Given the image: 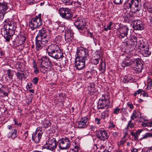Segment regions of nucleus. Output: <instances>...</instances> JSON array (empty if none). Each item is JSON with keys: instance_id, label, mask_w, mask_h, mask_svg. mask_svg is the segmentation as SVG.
<instances>
[{"instance_id": "obj_1", "label": "nucleus", "mask_w": 152, "mask_h": 152, "mask_svg": "<svg viewBox=\"0 0 152 152\" xmlns=\"http://www.w3.org/2000/svg\"><path fill=\"white\" fill-rule=\"evenodd\" d=\"M4 26L1 29L2 33L4 34L5 41L9 42L12 39L15 33L17 27V23L14 20H5L4 21Z\"/></svg>"}, {"instance_id": "obj_2", "label": "nucleus", "mask_w": 152, "mask_h": 152, "mask_svg": "<svg viewBox=\"0 0 152 152\" xmlns=\"http://www.w3.org/2000/svg\"><path fill=\"white\" fill-rule=\"evenodd\" d=\"M50 32H51L50 31H48L44 28L39 31L35 37L36 48L37 50H41L48 43L50 38Z\"/></svg>"}, {"instance_id": "obj_3", "label": "nucleus", "mask_w": 152, "mask_h": 152, "mask_svg": "<svg viewBox=\"0 0 152 152\" xmlns=\"http://www.w3.org/2000/svg\"><path fill=\"white\" fill-rule=\"evenodd\" d=\"M47 51L50 57L57 59L63 57V53L59 46L56 44H51L47 48Z\"/></svg>"}, {"instance_id": "obj_4", "label": "nucleus", "mask_w": 152, "mask_h": 152, "mask_svg": "<svg viewBox=\"0 0 152 152\" xmlns=\"http://www.w3.org/2000/svg\"><path fill=\"white\" fill-rule=\"evenodd\" d=\"M110 97L107 94H104L99 99L97 105L98 110L108 109L110 106Z\"/></svg>"}, {"instance_id": "obj_5", "label": "nucleus", "mask_w": 152, "mask_h": 152, "mask_svg": "<svg viewBox=\"0 0 152 152\" xmlns=\"http://www.w3.org/2000/svg\"><path fill=\"white\" fill-rule=\"evenodd\" d=\"M41 14H39L31 19L29 23V26L32 31L38 28L42 24V21L41 19Z\"/></svg>"}, {"instance_id": "obj_6", "label": "nucleus", "mask_w": 152, "mask_h": 152, "mask_svg": "<svg viewBox=\"0 0 152 152\" xmlns=\"http://www.w3.org/2000/svg\"><path fill=\"white\" fill-rule=\"evenodd\" d=\"M37 58L38 62L40 64V68L45 72L47 71L49 67V58L46 56H38Z\"/></svg>"}, {"instance_id": "obj_7", "label": "nucleus", "mask_w": 152, "mask_h": 152, "mask_svg": "<svg viewBox=\"0 0 152 152\" xmlns=\"http://www.w3.org/2000/svg\"><path fill=\"white\" fill-rule=\"evenodd\" d=\"M8 3L0 1V22L2 20L6 13L11 9Z\"/></svg>"}, {"instance_id": "obj_8", "label": "nucleus", "mask_w": 152, "mask_h": 152, "mask_svg": "<svg viewBox=\"0 0 152 152\" xmlns=\"http://www.w3.org/2000/svg\"><path fill=\"white\" fill-rule=\"evenodd\" d=\"M88 53V50L86 48L82 47L78 48L77 50L76 57L88 59L89 57Z\"/></svg>"}, {"instance_id": "obj_9", "label": "nucleus", "mask_w": 152, "mask_h": 152, "mask_svg": "<svg viewBox=\"0 0 152 152\" xmlns=\"http://www.w3.org/2000/svg\"><path fill=\"white\" fill-rule=\"evenodd\" d=\"M60 16L66 20H72L73 13L68 8H61L59 9Z\"/></svg>"}, {"instance_id": "obj_10", "label": "nucleus", "mask_w": 152, "mask_h": 152, "mask_svg": "<svg viewBox=\"0 0 152 152\" xmlns=\"http://www.w3.org/2000/svg\"><path fill=\"white\" fill-rule=\"evenodd\" d=\"M129 30V28L127 26L120 25L119 34L118 35V38L120 39L124 38H125V40L127 39L128 37L127 36Z\"/></svg>"}, {"instance_id": "obj_11", "label": "nucleus", "mask_w": 152, "mask_h": 152, "mask_svg": "<svg viewBox=\"0 0 152 152\" xmlns=\"http://www.w3.org/2000/svg\"><path fill=\"white\" fill-rule=\"evenodd\" d=\"M58 144L60 149L65 150L69 148L70 143L69 139L67 137H65L59 140Z\"/></svg>"}, {"instance_id": "obj_12", "label": "nucleus", "mask_w": 152, "mask_h": 152, "mask_svg": "<svg viewBox=\"0 0 152 152\" xmlns=\"http://www.w3.org/2000/svg\"><path fill=\"white\" fill-rule=\"evenodd\" d=\"M88 59L76 57L75 61V67L78 70H83L85 67L86 62Z\"/></svg>"}, {"instance_id": "obj_13", "label": "nucleus", "mask_w": 152, "mask_h": 152, "mask_svg": "<svg viewBox=\"0 0 152 152\" xmlns=\"http://www.w3.org/2000/svg\"><path fill=\"white\" fill-rule=\"evenodd\" d=\"M46 145H45V148L48 149L53 151L57 147L56 141L54 138L50 137L46 142Z\"/></svg>"}, {"instance_id": "obj_14", "label": "nucleus", "mask_w": 152, "mask_h": 152, "mask_svg": "<svg viewBox=\"0 0 152 152\" xmlns=\"http://www.w3.org/2000/svg\"><path fill=\"white\" fill-rule=\"evenodd\" d=\"M42 134L41 128H37L36 131L32 134V140L35 143H38L41 138Z\"/></svg>"}, {"instance_id": "obj_15", "label": "nucleus", "mask_w": 152, "mask_h": 152, "mask_svg": "<svg viewBox=\"0 0 152 152\" xmlns=\"http://www.w3.org/2000/svg\"><path fill=\"white\" fill-rule=\"evenodd\" d=\"M140 52L144 57H148L151 54L149 50V46L145 44H141L140 45Z\"/></svg>"}, {"instance_id": "obj_16", "label": "nucleus", "mask_w": 152, "mask_h": 152, "mask_svg": "<svg viewBox=\"0 0 152 152\" xmlns=\"http://www.w3.org/2000/svg\"><path fill=\"white\" fill-rule=\"evenodd\" d=\"M75 21L74 25L76 28L79 30H82L86 25L85 20L82 19L80 17H78Z\"/></svg>"}, {"instance_id": "obj_17", "label": "nucleus", "mask_w": 152, "mask_h": 152, "mask_svg": "<svg viewBox=\"0 0 152 152\" xmlns=\"http://www.w3.org/2000/svg\"><path fill=\"white\" fill-rule=\"evenodd\" d=\"M97 137L102 141H105L109 137V135L106 131L104 129H99L97 132Z\"/></svg>"}, {"instance_id": "obj_18", "label": "nucleus", "mask_w": 152, "mask_h": 152, "mask_svg": "<svg viewBox=\"0 0 152 152\" xmlns=\"http://www.w3.org/2000/svg\"><path fill=\"white\" fill-rule=\"evenodd\" d=\"M27 37V34L24 32H21L20 33L19 36L16 39H15L13 41L14 43H18L20 45L23 44L26 41V39Z\"/></svg>"}, {"instance_id": "obj_19", "label": "nucleus", "mask_w": 152, "mask_h": 152, "mask_svg": "<svg viewBox=\"0 0 152 152\" xmlns=\"http://www.w3.org/2000/svg\"><path fill=\"white\" fill-rule=\"evenodd\" d=\"M133 27L135 30H141L144 29V23L141 19L134 20Z\"/></svg>"}, {"instance_id": "obj_20", "label": "nucleus", "mask_w": 152, "mask_h": 152, "mask_svg": "<svg viewBox=\"0 0 152 152\" xmlns=\"http://www.w3.org/2000/svg\"><path fill=\"white\" fill-rule=\"evenodd\" d=\"M135 67L133 68V71L135 73H139L141 72L142 69L143 64L140 60L136 59L134 61Z\"/></svg>"}, {"instance_id": "obj_21", "label": "nucleus", "mask_w": 152, "mask_h": 152, "mask_svg": "<svg viewBox=\"0 0 152 152\" xmlns=\"http://www.w3.org/2000/svg\"><path fill=\"white\" fill-rule=\"evenodd\" d=\"M88 121V118L86 117L82 118L80 121H78V127L80 128H84L87 127L86 123Z\"/></svg>"}, {"instance_id": "obj_22", "label": "nucleus", "mask_w": 152, "mask_h": 152, "mask_svg": "<svg viewBox=\"0 0 152 152\" xmlns=\"http://www.w3.org/2000/svg\"><path fill=\"white\" fill-rule=\"evenodd\" d=\"M142 133L144 134V130L141 129L136 130L135 132L132 131L131 132L130 134L132 136L134 137V140L135 141H137L138 140L139 136Z\"/></svg>"}, {"instance_id": "obj_23", "label": "nucleus", "mask_w": 152, "mask_h": 152, "mask_svg": "<svg viewBox=\"0 0 152 152\" xmlns=\"http://www.w3.org/2000/svg\"><path fill=\"white\" fill-rule=\"evenodd\" d=\"M139 0H132V9L136 8L137 11H139L140 9V4H139Z\"/></svg>"}, {"instance_id": "obj_24", "label": "nucleus", "mask_w": 152, "mask_h": 152, "mask_svg": "<svg viewBox=\"0 0 152 152\" xmlns=\"http://www.w3.org/2000/svg\"><path fill=\"white\" fill-rule=\"evenodd\" d=\"M123 18L124 21L128 23L132 22L134 19V17L129 14L124 16Z\"/></svg>"}, {"instance_id": "obj_25", "label": "nucleus", "mask_w": 152, "mask_h": 152, "mask_svg": "<svg viewBox=\"0 0 152 152\" xmlns=\"http://www.w3.org/2000/svg\"><path fill=\"white\" fill-rule=\"evenodd\" d=\"M143 7L145 9H147L148 11L152 13V5L149 2H147L143 4Z\"/></svg>"}, {"instance_id": "obj_26", "label": "nucleus", "mask_w": 152, "mask_h": 152, "mask_svg": "<svg viewBox=\"0 0 152 152\" xmlns=\"http://www.w3.org/2000/svg\"><path fill=\"white\" fill-rule=\"evenodd\" d=\"M100 116L101 118L103 119H104L108 117L109 116V110L105 109L104 111L101 113Z\"/></svg>"}, {"instance_id": "obj_27", "label": "nucleus", "mask_w": 152, "mask_h": 152, "mask_svg": "<svg viewBox=\"0 0 152 152\" xmlns=\"http://www.w3.org/2000/svg\"><path fill=\"white\" fill-rule=\"evenodd\" d=\"M150 137L152 138V132H147L144 133L142 135V137L140 138L139 140H142Z\"/></svg>"}, {"instance_id": "obj_28", "label": "nucleus", "mask_w": 152, "mask_h": 152, "mask_svg": "<svg viewBox=\"0 0 152 152\" xmlns=\"http://www.w3.org/2000/svg\"><path fill=\"white\" fill-rule=\"evenodd\" d=\"M132 0H125L124 6L127 8L132 9Z\"/></svg>"}, {"instance_id": "obj_29", "label": "nucleus", "mask_w": 152, "mask_h": 152, "mask_svg": "<svg viewBox=\"0 0 152 152\" xmlns=\"http://www.w3.org/2000/svg\"><path fill=\"white\" fill-rule=\"evenodd\" d=\"M99 69L102 73L104 72L106 69V65L104 61L101 62Z\"/></svg>"}, {"instance_id": "obj_30", "label": "nucleus", "mask_w": 152, "mask_h": 152, "mask_svg": "<svg viewBox=\"0 0 152 152\" xmlns=\"http://www.w3.org/2000/svg\"><path fill=\"white\" fill-rule=\"evenodd\" d=\"M33 67L34 69V74L35 75L38 74L39 73V69L35 60H34L33 63Z\"/></svg>"}, {"instance_id": "obj_31", "label": "nucleus", "mask_w": 152, "mask_h": 152, "mask_svg": "<svg viewBox=\"0 0 152 152\" xmlns=\"http://www.w3.org/2000/svg\"><path fill=\"white\" fill-rule=\"evenodd\" d=\"M139 113H137L136 111H133L132 114L130 117L131 120H134L135 119L139 117Z\"/></svg>"}, {"instance_id": "obj_32", "label": "nucleus", "mask_w": 152, "mask_h": 152, "mask_svg": "<svg viewBox=\"0 0 152 152\" xmlns=\"http://www.w3.org/2000/svg\"><path fill=\"white\" fill-rule=\"evenodd\" d=\"M17 130L14 129L11 132L9 133V135L11 136L12 139H14L17 137Z\"/></svg>"}, {"instance_id": "obj_33", "label": "nucleus", "mask_w": 152, "mask_h": 152, "mask_svg": "<svg viewBox=\"0 0 152 152\" xmlns=\"http://www.w3.org/2000/svg\"><path fill=\"white\" fill-rule=\"evenodd\" d=\"M51 125V123L50 121V120L48 119H46L43 122V127L45 128H47L49 126H50Z\"/></svg>"}, {"instance_id": "obj_34", "label": "nucleus", "mask_w": 152, "mask_h": 152, "mask_svg": "<svg viewBox=\"0 0 152 152\" xmlns=\"http://www.w3.org/2000/svg\"><path fill=\"white\" fill-rule=\"evenodd\" d=\"M132 64L131 61H130L127 60L126 59L123 61L121 64V66L123 67L130 66Z\"/></svg>"}, {"instance_id": "obj_35", "label": "nucleus", "mask_w": 152, "mask_h": 152, "mask_svg": "<svg viewBox=\"0 0 152 152\" xmlns=\"http://www.w3.org/2000/svg\"><path fill=\"white\" fill-rule=\"evenodd\" d=\"M100 54L101 52L99 50H97L96 52L93 53L92 58L100 59L101 58Z\"/></svg>"}, {"instance_id": "obj_36", "label": "nucleus", "mask_w": 152, "mask_h": 152, "mask_svg": "<svg viewBox=\"0 0 152 152\" xmlns=\"http://www.w3.org/2000/svg\"><path fill=\"white\" fill-rule=\"evenodd\" d=\"M134 127V123L133 122L132 120H130L128 121L126 129L127 130L129 128L132 129Z\"/></svg>"}, {"instance_id": "obj_37", "label": "nucleus", "mask_w": 152, "mask_h": 152, "mask_svg": "<svg viewBox=\"0 0 152 152\" xmlns=\"http://www.w3.org/2000/svg\"><path fill=\"white\" fill-rule=\"evenodd\" d=\"M16 75L17 78L21 80L23 79H25L24 74L23 73H20L19 72H17L16 74Z\"/></svg>"}, {"instance_id": "obj_38", "label": "nucleus", "mask_w": 152, "mask_h": 152, "mask_svg": "<svg viewBox=\"0 0 152 152\" xmlns=\"http://www.w3.org/2000/svg\"><path fill=\"white\" fill-rule=\"evenodd\" d=\"M7 73L9 79L12 80L14 75L13 71L10 69H9L7 70Z\"/></svg>"}, {"instance_id": "obj_39", "label": "nucleus", "mask_w": 152, "mask_h": 152, "mask_svg": "<svg viewBox=\"0 0 152 152\" xmlns=\"http://www.w3.org/2000/svg\"><path fill=\"white\" fill-rule=\"evenodd\" d=\"M70 35V34H69L68 33H65L64 37L65 39L66 42H69L72 40V38Z\"/></svg>"}, {"instance_id": "obj_40", "label": "nucleus", "mask_w": 152, "mask_h": 152, "mask_svg": "<svg viewBox=\"0 0 152 152\" xmlns=\"http://www.w3.org/2000/svg\"><path fill=\"white\" fill-rule=\"evenodd\" d=\"M62 38L61 36L56 37L54 39L53 42L57 44L59 43L61 41Z\"/></svg>"}, {"instance_id": "obj_41", "label": "nucleus", "mask_w": 152, "mask_h": 152, "mask_svg": "<svg viewBox=\"0 0 152 152\" xmlns=\"http://www.w3.org/2000/svg\"><path fill=\"white\" fill-rule=\"evenodd\" d=\"M62 2L66 5H72L73 1L71 0H61Z\"/></svg>"}, {"instance_id": "obj_42", "label": "nucleus", "mask_w": 152, "mask_h": 152, "mask_svg": "<svg viewBox=\"0 0 152 152\" xmlns=\"http://www.w3.org/2000/svg\"><path fill=\"white\" fill-rule=\"evenodd\" d=\"M99 60L100 59L98 58H92L91 59V62L93 64L97 65L99 63Z\"/></svg>"}, {"instance_id": "obj_43", "label": "nucleus", "mask_w": 152, "mask_h": 152, "mask_svg": "<svg viewBox=\"0 0 152 152\" xmlns=\"http://www.w3.org/2000/svg\"><path fill=\"white\" fill-rule=\"evenodd\" d=\"M152 88V80H148L147 82V88L148 90H150Z\"/></svg>"}, {"instance_id": "obj_44", "label": "nucleus", "mask_w": 152, "mask_h": 152, "mask_svg": "<svg viewBox=\"0 0 152 152\" xmlns=\"http://www.w3.org/2000/svg\"><path fill=\"white\" fill-rule=\"evenodd\" d=\"M142 89H139L137 91H136L135 93L134 94V96H136L137 94H140L141 95V93L142 92Z\"/></svg>"}, {"instance_id": "obj_45", "label": "nucleus", "mask_w": 152, "mask_h": 152, "mask_svg": "<svg viewBox=\"0 0 152 152\" xmlns=\"http://www.w3.org/2000/svg\"><path fill=\"white\" fill-rule=\"evenodd\" d=\"M120 110V109L118 107H117L114 109L113 111V113L115 114H118L119 113V111Z\"/></svg>"}, {"instance_id": "obj_46", "label": "nucleus", "mask_w": 152, "mask_h": 152, "mask_svg": "<svg viewBox=\"0 0 152 152\" xmlns=\"http://www.w3.org/2000/svg\"><path fill=\"white\" fill-rule=\"evenodd\" d=\"M123 0H113V1L114 3L116 4H121Z\"/></svg>"}, {"instance_id": "obj_47", "label": "nucleus", "mask_w": 152, "mask_h": 152, "mask_svg": "<svg viewBox=\"0 0 152 152\" xmlns=\"http://www.w3.org/2000/svg\"><path fill=\"white\" fill-rule=\"evenodd\" d=\"M111 134L113 137L115 138L117 137L119 134V133L117 132H111Z\"/></svg>"}, {"instance_id": "obj_48", "label": "nucleus", "mask_w": 152, "mask_h": 152, "mask_svg": "<svg viewBox=\"0 0 152 152\" xmlns=\"http://www.w3.org/2000/svg\"><path fill=\"white\" fill-rule=\"evenodd\" d=\"M38 80L39 78L37 77H36L33 78L32 82L35 85H36L37 84Z\"/></svg>"}, {"instance_id": "obj_49", "label": "nucleus", "mask_w": 152, "mask_h": 152, "mask_svg": "<svg viewBox=\"0 0 152 152\" xmlns=\"http://www.w3.org/2000/svg\"><path fill=\"white\" fill-rule=\"evenodd\" d=\"M101 120L100 118H95V121L98 125H100L101 124Z\"/></svg>"}, {"instance_id": "obj_50", "label": "nucleus", "mask_w": 152, "mask_h": 152, "mask_svg": "<svg viewBox=\"0 0 152 152\" xmlns=\"http://www.w3.org/2000/svg\"><path fill=\"white\" fill-rule=\"evenodd\" d=\"M141 95H142L143 96L145 97H148V93L145 92V91L142 90Z\"/></svg>"}, {"instance_id": "obj_51", "label": "nucleus", "mask_w": 152, "mask_h": 152, "mask_svg": "<svg viewBox=\"0 0 152 152\" xmlns=\"http://www.w3.org/2000/svg\"><path fill=\"white\" fill-rule=\"evenodd\" d=\"M147 22H150L152 24V17L151 16H148L147 18Z\"/></svg>"}, {"instance_id": "obj_52", "label": "nucleus", "mask_w": 152, "mask_h": 152, "mask_svg": "<svg viewBox=\"0 0 152 152\" xmlns=\"http://www.w3.org/2000/svg\"><path fill=\"white\" fill-rule=\"evenodd\" d=\"M125 77L127 78V79L126 80V82H128L130 80H133V77H131V75H129L127 77Z\"/></svg>"}, {"instance_id": "obj_53", "label": "nucleus", "mask_w": 152, "mask_h": 152, "mask_svg": "<svg viewBox=\"0 0 152 152\" xmlns=\"http://www.w3.org/2000/svg\"><path fill=\"white\" fill-rule=\"evenodd\" d=\"M115 127V125L113 124V123L112 121H110L109 123V127L110 128H114Z\"/></svg>"}, {"instance_id": "obj_54", "label": "nucleus", "mask_w": 152, "mask_h": 152, "mask_svg": "<svg viewBox=\"0 0 152 152\" xmlns=\"http://www.w3.org/2000/svg\"><path fill=\"white\" fill-rule=\"evenodd\" d=\"M131 42H132V43L131 44V45H134L135 44L134 42H137V37H134L133 40V39H131Z\"/></svg>"}, {"instance_id": "obj_55", "label": "nucleus", "mask_w": 152, "mask_h": 152, "mask_svg": "<svg viewBox=\"0 0 152 152\" xmlns=\"http://www.w3.org/2000/svg\"><path fill=\"white\" fill-rule=\"evenodd\" d=\"M0 92L3 93V95L5 96H7L8 95V94L7 92H5L4 90H2L1 88H0Z\"/></svg>"}, {"instance_id": "obj_56", "label": "nucleus", "mask_w": 152, "mask_h": 152, "mask_svg": "<svg viewBox=\"0 0 152 152\" xmlns=\"http://www.w3.org/2000/svg\"><path fill=\"white\" fill-rule=\"evenodd\" d=\"M34 0H26V1L28 4H32Z\"/></svg>"}, {"instance_id": "obj_57", "label": "nucleus", "mask_w": 152, "mask_h": 152, "mask_svg": "<svg viewBox=\"0 0 152 152\" xmlns=\"http://www.w3.org/2000/svg\"><path fill=\"white\" fill-rule=\"evenodd\" d=\"M127 106L129 107L131 109H132L134 108V106L131 103H127Z\"/></svg>"}, {"instance_id": "obj_58", "label": "nucleus", "mask_w": 152, "mask_h": 152, "mask_svg": "<svg viewBox=\"0 0 152 152\" xmlns=\"http://www.w3.org/2000/svg\"><path fill=\"white\" fill-rule=\"evenodd\" d=\"M145 152H152V146L148 148L147 150Z\"/></svg>"}, {"instance_id": "obj_59", "label": "nucleus", "mask_w": 152, "mask_h": 152, "mask_svg": "<svg viewBox=\"0 0 152 152\" xmlns=\"http://www.w3.org/2000/svg\"><path fill=\"white\" fill-rule=\"evenodd\" d=\"M112 29L111 27H109L108 26L107 27H105L104 28V30L105 31H107L108 30H110Z\"/></svg>"}, {"instance_id": "obj_60", "label": "nucleus", "mask_w": 152, "mask_h": 152, "mask_svg": "<svg viewBox=\"0 0 152 152\" xmlns=\"http://www.w3.org/2000/svg\"><path fill=\"white\" fill-rule=\"evenodd\" d=\"M142 125L143 127L148 126V123H146L145 122H142Z\"/></svg>"}, {"instance_id": "obj_61", "label": "nucleus", "mask_w": 152, "mask_h": 152, "mask_svg": "<svg viewBox=\"0 0 152 152\" xmlns=\"http://www.w3.org/2000/svg\"><path fill=\"white\" fill-rule=\"evenodd\" d=\"M137 151L138 149L134 148H133L131 150V152H137Z\"/></svg>"}, {"instance_id": "obj_62", "label": "nucleus", "mask_w": 152, "mask_h": 152, "mask_svg": "<svg viewBox=\"0 0 152 152\" xmlns=\"http://www.w3.org/2000/svg\"><path fill=\"white\" fill-rule=\"evenodd\" d=\"M28 87L29 88H32V84L31 83H29L28 85Z\"/></svg>"}, {"instance_id": "obj_63", "label": "nucleus", "mask_w": 152, "mask_h": 152, "mask_svg": "<svg viewBox=\"0 0 152 152\" xmlns=\"http://www.w3.org/2000/svg\"><path fill=\"white\" fill-rule=\"evenodd\" d=\"M74 148H75V149L76 150H77V152H78V151L80 148V147L79 146H77V145H75V147Z\"/></svg>"}, {"instance_id": "obj_64", "label": "nucleus", "mask_w": 152, "mask_h": 152, "mask_svg": "<svg viewBox=\"0 0 152 152\" xmlns=\"http://www.w3.org/2000/svg\"><path fill=\"white\" fill-rule=\"evenodd\" d=\"M69 152H77V150H76L74 149H70Z\"/></svg>"}]
</instances>
